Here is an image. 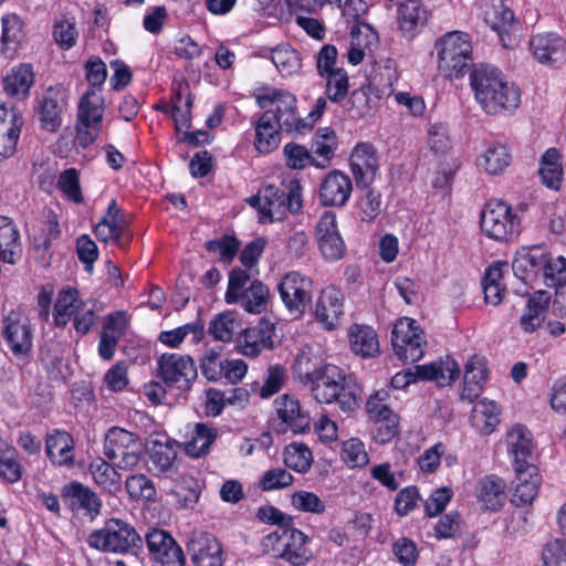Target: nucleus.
<instances>
[{"label":"nucleus","mask_w":566,"mask_h":566,"mask_svg":"<svg viewBox=\"0 0 566 566\" xmlns=\"http://www.w3.org/2000/svg\"><path fill=\"white\" fill-rule=\"evenodd\" d=\"M470 84L476 102L486 114H511L520 106V88L495 66H476L470 74Z\"/></svg>","instance_id":"nucleus-1"},{"label":"nucleus","mask_w":566,"mask_h":566,"mask_svg":"<svg viewBox=\"0 0 566 566\" xmlns=\"http://www.w3.org/2000/svg\"><path fill=\"white\" fill-rule=\"evenodd\" d=\"M302 185L297 179L283 181L280 187L268 185L258 195L247 199L256 208L264 223L282 221L289 213H297L303 207Z\"/></svg>","instance_id":"nucleus-2"},{"label":"nucleus","mask_w":566,"mask_h":566,"mask_svg":"<svg viewBox=\"0 0 566 566\" xmlns=\"http://www.w3.org/2000/svg\"><path fill=\"white\" fill-rule=\"evenodd\" d=\"M258 106L263 113L272 114L273 120L291 134L304 135L312 129V123L302 118L297 113L296 96L285 90L271 86L256 88L253 93Z\"/></svg>","instance_id":"nucleus-3"},{"label":"nucleus","mask_w":566,"mask_h":566,"mask_svg":"<svg viewBox=\"0 0 566 566\" xmlns=\"http://www.w3.org/2000/svg\"><path fill=\"white\" fill-rule=\"evenodd\" d=\"M438 70L447 80L463 77L473 63L471 36L462 31H450L436 41Z\"/></svg>","instance_id":"nucleus-4"},{"label":"nucleus","mask_w":566,"mask_h":566,"mask_svg":"<svg viewBox=\"0 0 566 566\" xmlns=\"http://www.w3.org/2000/svg\"><path fill=\"white\" fill-rule=\"evenodd\" d=\"M87 544L105 554L137 556L143 548V539L135 527L119 518H109L101 528L92 531Z\"/></svg>","instance_id":"nucleus-5"},{"label":"nucleus","mask_w":566,"mask_h":566,"mask_svg":"<svg viewBox=\"0 0 566 566\" xmlns=\"http://www.w3.org/2000/svg\"><path fill=\"white\" fill-rule=\"evenodd\" d=\"M308 541V536L295 527H277L262 538L261 547L264 554L292 566H305L314 557Z\"/></svg>","instance_id":"nucleus-6"},{"label":"nucleus","mask_w":566,"mask_h":566,"mask_svg":"<svg viewBox=\"0 0 566 566\" xmlns=\"http://www.w3.org/2000/svg\"><path fill=\"white\" fill-rule=\"evenodd\" d=\"M251 277L253 273L239 266L233 268L229 273L224 300L228 304H239L248 313L260 314L266 308L270 290L259 280L252 281L250 286L244 289Z\"/></svg>","instance_id":"nucleus-7"},{"label":"nucleus","mask_w":566,"mask_h":566,"mask_svg":"<svg viewBox=\"0 0 566 566\" xmlns=\"http://www.w3.org/2000/svg\"><path fill=\"white\" fill-rule=\"evenodd\" d=\"M344 381V371L328 363L307 387L316 401L321 403L336 401L343 411H352L357 406V399L349 389L345 388Z\"/></svg>","instance_id":"nucleus-8"},{"label":"nucleus","mask_w":566,"mask_h":566,"mask_svg":"<svg viewBox=\"0 0 566 566\" xmlns=\"http://www.w3.org/2000/svg\"><path fill=\"white\" fill-rule=\"evenodd\" d=\"M480 223L483 233L499 242H511L521 232L520 217L511 206L500 200H490L485 203Z\"/></svg>","instance_id":"nucleus-9"},{"label":"nucleus","mask_w":566,"mask_h":566,"mask_svg":"<svg viewBox=\"0 0 566 566\" xmlns=\"http://www.w3.org/2000/svg\"><path fill=\"white\" fill-rule=\"evenodd\" d=\"M104 98L99 88H90L78 104L76 139L80 146L92 145L101 133Z\"/></svg>","instance_id":"nucleus-10"},{"label":"nucleus","mask_w":566,"mask_h":566,"mask_svg":"<svg viewBox=\"0 0 566 566\" xmlns=\"http://www.w3.org/2000/svg\"><path fill=\"white\" fill-rule=\"evenodd\" d=\"M142 452V442L133 432L118 427L107 431L104 441V454L118 469H134L139 463Z\"/></svg>","instance_id":"nucleus-11"},{"label":"nucleus","mask_w":566,"mask_h":566,"mask_svg":"<svg viewBox=\"0 0 566 566\" xmlns=\"http://www.w3.org/2000/svg\"><path fill=\"white\" fill-rule=\"evenodd\" d=\"M460 375L459 364L447 357L444 360L436 361L428 365H417L413 369L397 373L391 378V387L395 389H403L418 379L433 380L439 386H448L452 384Z\"/></svg>","instance_id":"nucleus-12"},{"label":"nucleus","mask_w":566,"mask_h":566,"mask_svg":"<svg viewBox=\"0 0 566 566\" xmlns=\"http://www.w3.org/2000/svg\"><path fill=\"white\" fill-rule=\"evenodd\" d=\"M391 343L396 356L405 363H415L423 357L426 340L417 321L399 318L391 332Z\"/></svg>","instance_id":"nucleus-13"},{"label":"nucleus","mask_w":566,"mask_h":566,"mask_svg":"<svg viewBox=\"0 0 566 566\" xmlns=\"http://www.w3.org/2000/svg\"><path fill=\"white\" fill-rule=\"evenodd\" d=\"M279 292L287 311L302 315L313 298V281L297 271L286 273L280 284Z\"/></svg>","instance_id":"nucleus-14"},{"label":"nucleus","mask_w":566,"mask_h":566,"mask_svg":"<svg viewBox=\"0 0 566 566\" xmlns=\"http://www.w3.org/2000/svg\"><path fill=\"white\" fill-rule=\"evenodd\" d=\"M2 335L15 357H25L32 349V329L28 315L20 308L10 311L2 321Z\"/></svg>","instance_id":"nucleus-15"},{"label":"nucleus","mask_w":566,"mask_h":566,"mask_svg":"<svg viewBox=\"0 0 566 566\" xmlns=\"http://www.w3.org/2000/svg\"><path fill=\"white\" fill-rule=\"evenodd\" d=\"M151 566H185L181 547L163 530H153L146 535Z\"/></svg>","instance_id":"nucleus-16"},{"label":"nucleus","mask_w":566,"mask_h":566,"mask_svg":"<svg viewBox=\"0 0 566 566\" xmlns=\"http://www.w3.org/2000/svg\"><path fill=\"white\" fill-rule=\"evenodd\" d=\"M158 368L163 380L179 389L188 388L197 378L195 361L188 355L163 354L158 359Z\"/></svg>","instance_id":"nucleus-17"},{"label":"nucleus","mask_w":566,"mask_h":566,"mask_svg":"<svg viewBox=\"0 0 566 566\" xmlns=\"http://www.w3.org/2000/svg\"><path fill=\"white\" fill-rule=\"evenodd\" d=\"M187 547L195 566L223 565L222 547L212 534L192 532Z\"/></svg>","instance_id":"nucleus-18"},{"label":"nucleus","mask_w":566,"mask_h":566,"mask_svg":"<svg viewBox=\"0 0 566 566\" xmlns=\"http://www.w3.org/2000/svg\"><path fill=\"white\" fill-rule=\"evenodd\" d=\"M66 107L64 93L60 88L49 87L36 99L35 113L41 127L48 132H56L62 124V114Z\"/></svg>","instance_id":"nucleus-19"},{"label":"nucleus","mask_w":566,"mask_h":566,"mask_svg":"<svg viewBox=\"0 0 566 566\" xmlns=\"http://www.w3.org/2000/svg\"><path fill=\"white\" fill-rule=\"evenodd\" d=\"M353 191L348 175L339 170L328 172L319 186V202L325 207H343Z\"/></svg>","instance_id":"nucleus-20"},{"label":"nucleus","mask_w":566,"mask_h":566,"mask_svg":"<svg viewBox=\"0 0 566 566\" xmlns=\"http://www.w3.org/2000/svg\"><path fill=\"white\" fill-rule=\"evenodd\" d=\"M530 48L533 56L542 64L555 66L566 61V41L556 33L534 35Z\"/></svg>","instance_id":"nucleus-21"},{"label":"nucleus","mask_w":566,"mask_h":566,"mask_svg":"<svg viewBox=\"0 0 566 566\" xmlns=\"http://www.w3.org/2000/svg\"><path fill=\"white\" fill-rule=\"evenodd\" d=\"M275 325L262 318L258 325L247 328L240 340V352L248 357H256L264 349H272L274 346Z\"/></svg>","instance_id":"nucleus-22"},{"label":"nucleus","mask_w":566,"mask_h":566,"mask_svg":"<svg viewBox=\"0 0 566 566\" xmlns=\"http://www.w3.org/2000/svg\"><path fill=\"white\" fill-rule=\"evenodd\" d=\"M277 418L281 420L282 431L291 430L294 433H304L310 429L311 418L301 407L300 401L289 395L275 399Z\"/></svg>","instance_id":"nucleus-23"},{"label":"nucleus","mask_w":566,"mask_h":566,"mask_svg":"<svg viewBox=\"0 0 566 566\" xmlns=\"http://www.w3.org/2000/svg\"><path fill=\"white\" fill-rule=\"evenodd\" d=\"M397 20L402 36L412 40L426 25L428 11L421 0H399Z\"/></svg>","instance_id":"nucleus-24"},{"label":"nucleus","mask_w":566,"mask_h":566,"mask_svg":"<svg viewBox=\"0 0 566 566\" xmlns=\"http://www.w3.org/2000/svg\"><path fill=\"white\" fill-rule=\"evenodd\" d=\"M63 503L71 511H86L92 516L98 515L102 507L99 497L88 486L72 481L61 489Z\"/></svg>","instance_id":"nucleus-25"},{"label":"nucleus","mask_w":566,"mask_h":566,"mask_svg":"<svg viewBox=\"0 0 566 566\" xmlns=\"http://www.w3.org/2000/svg\"><path fill=\"white\" fill-rule=\"evenodd\" d=\"M344 295L335 286H328L322 291L318 297L315 316L316 319L328 331L334 329L340 322L344 313Z\"/></svg>","instance_id":"nucleus-26"},{"label":"nucleus","mask_w":566,"mask_h":566,"mask_svg":"<svg viewBox=\"0 0 566 566\" xmlns=\"http://www.w3.org/2000/svg\"><path fill=\"white\" fill-rule=\"evenodd\" d=\"M350 168L358 187L369 186L378 168L374 146L367 143L358 144L350 155Z\"/></svg>","instance_id":"nucleus-27"},{"label":"nucleus","mask_w":566,"mask_h":566,"mask_svg":"<svg viewBox=\"0 0 566 566\" xmlns=\"http://www.w3.org/2000/svg\"><path fill=\"white\" fill-rule=\"evenodd\" d=\"M506 451L512 458L513 468H522V465L530 464L533 453V439L528 429L516 423L512 426L505 436Z\"/></svg>","instance_id":"nucleus-28"},{"label":"nucleus","mask_w":566,"mask_h":566,"mask_svg":"<svg viewBox=\"0 0 566 566\" xmlns=\"http://www.w3.org/2000/svg\"><path fill=\"white\" fill-rule=\"evenodd\" d=\"M515 481L512 502L515 505L531 504L538 494L541 476L537 467L532 463L514 468Z\"/></svg>","instance_id":"nucleus-29"},{"label":"nucleus","mask_w":566,"mask_h":566,"mask_svg":"<svg viewBox=\"0 0 566 566\" xmlns=\"http://www.w3.org/2000/svg\"><path fill=\"white\" fill-rule=\"evenodd\" d=\"M45 452L55 465H73L75 457L73 437L64 430L54 429L46 436Z\"/></svg>","instance_id":"nucleus-30"},{"label":"nucleus","mask_w":566,"mask_h":566,"mask_svg":"<svg viewBox=\"0 0 566 566\" xmlns=\"http://www.w3.org/2000/svg\"><path fill=\"white\" fill-rule=\"evenodd\" d=\"M273 115L262 113L253 123L255 130L254 148L260 154H270L276 149L281 143V132L283 127L273 120Z\"/></svg>","instance_id":"nucleus-31"},{"label":"nucleus","mask_w":566,"mask_h":566,"mask_svg":"<svg viewBox=\"0 0 566 566\" xmlns=\"http://www.w3.org/2000/svg\"><path fill=\"white\" fill-rule=\"evenodd\" d=\"M505 481L495 475L489 474L479 480L476 485V497L484 510L499 511L505 502Z\"/></svg>","instance_id":"nucleus-32"},{"label":"nucleus","mask_w":566,"mask_h":566,"mask_svg":"<svg viewBox=\"0 0 566 566\" xmlns=\"http://www.w3.org/2000/svg\"><path fill=\"white\" fill-rule=\"evenodd\" d=\"M488 378L486 359L473 355L464 366L462 399L473 401L479 397Z\"/></svg>","instance_id":"nucleus-33"},{"label":"nucleus","mask_w":566,"mask_h":566,"mask_svg":"<svg viewBox=\"0 0 566 566\" xmlns=\"http://www.w3.org/2000/svg\"><path fill=\"white\" fill-rule=\"evenodd\" d=\"M128 222L124 211L117 206L116 200H112L107 207V212L95 227L96 237L105 242H118Z\"/></svg>","instance_id":"nucleus-34"},{"label":"nucleus","mask_w":566,"mask_h":566,"mask_svg":"<svg viewBox=\"0 0 566 566\" xmlns=\"http://www.w3.org/2000/svg\"><path fill=\"white\" fill-rule=\"evenodd\" d=\"M1 54L14 59L25 38L24 23L15 13L2 17Z\"/></svg>","instance_id":"nucleus-35"},{"label":"nucleus","mask_w":566,"mask_h":566,"mask_svg":"<svg viewBox=\"0 0 566 566\" xmlns=\"http://www.w3.org/2000/svg\"><path fill=\"white\" fill-rule=\"evenodd\" d=\"M352 352L363 358H373L379 354V340L375 329L368 325L353 324L348 329Z\"/></svg>","instance_id":"nucleus-36"},{"label":"nucleus","mask_w":566,"mask_h":566,"mask_svg":"<svg viewBox=\"0 0 566 566\" xmlns=\"http://www.w3.org/2000/svg\"><path fill=\"white\" fill-rule=\"evenodd\" d=\"M551 294L546 291H536L527 301L525 313L521 316L520 324L525 333H533L545 321Z\"/></svg>","instance_id":"nucleus-37"},{"label":"nucleus","mask_w":566,"mask_h":566,"mask_svg":"<svg viewBox=\"0 0 566 566\" xmlns=\"http://www.w3.org/2000/svg\"><path fill=\"white\" fill-rule=\"evenodd\" d=\"M501 408L486 398L479 400L471 412V423L481 434L492 433L500 423Z\"/></svg>","instance_id":"nucleus-38"},{"label":"nucleus","mask_w":566,"mask_h":566,"mask_svg":"<svg viewBox=\"0 0 566 566\" xmlns=\"http://www.w3.org/2000/svg\"><path fill=\"white\" fill-rule=\"evenodd\" d=\"M217 437V428L207 423H196L189 439L184 443V450L191 458L205 457L209 453Z\"/></svg>","instance_id":"nucleus-39"},{"label":"nucleus","mask_w":566,"mask_h":566,"mask_svg":"<svg viewBox=\"0 0 566 566\" xmlns=\"http://www.w3.org/2000/svg\"><path fill=\"white\" fill-rule=\"evenodd\" d=\"M512 156L506 145L491 143L478 157L476 164L489 175L503 172L511 164Z\"/></svg>","instance_id":"nucleus-40"},{"label":"nucleus","mask_w":566,"mask_h":566,"mask_svg":"<svg viewBox=\"0 0 566 566\" xmlns=\"http://www.w3.org/2000/svg\"><path fill=\"white\" fill-rule=\"evenodd\" d=\"M327 364L311 348H303L294 359L293 373L300 382L307 387Z\"/></svg>","instance_id":"nucleus-41"},{"label":"nucleus","mask_w":566,"mask_h":566,"mask_svg":"<svg viewBox=\"0 0 566 566\" xmlns=\"http://www.w3.org/2000/svg\"><path fill=\"white\" fill-rule=\"evenodd\" d=\"M336 133L329 127L319 128L312 139V155L315 157L314 167L324 169L329 165L337 149Z\"/></svg>","instance_id":"nucleus-42"},{"label":"nucleus","mask_w":566,"mask_h":566,"mask_svg":"<svg viewBox=\"0 0 566 566\" xmlns=\"http://www.w3.org/2000/svg\"><path fill=\"white\" fill-rule=\"evenodd\" d=\"M539 274L537 280L548 287H559L566 284V259L563 256L553 258L551 254L541 251Z\"/></svg>","instance_id":"nucleus-43"},{"label":"nucleus","mask_w":566,"mask_h":566,"mask_svg":"<svg viewBox=\"0 0 566 566\" xmlns=\"http://www.w3.org/2000/svg\"><path fill=\"white\" fill-rule=\"evenodd\" d=\"M88 471L94 482L109 494H116L122 491V475L102 458L94 459L88 467Z\"/></svg>","instance_id":"nucleus-44"},{"label":"nucleus","mask_w":566,"mask_h":566,"mask_svg":"<svg viewBox=\"0 0 566 566\" xmlns=\"http://www.w3.org/2000/svg\"><path fill=\"white\" fill-rule=\"evenodd\" d=\"M34 83V72L30 64L12 67L3 77V87L10 96H27Z\"/></svg>","instance_id":"nucleus-45"},{"label":"nucleus","mask_w":566,"mask_h":566,"mask_svg":"<svg viewBox=\"0 0 566 566\" xmlns=\"http://www.w3.org/2000/svg\"><path fill=\"white\" fill-rule=\"evenodd\" d=\"M85 303L75 289L63 290L59 293L53 308L54 324L64 327Z\"/></svg>","instance_id":"nucleus-46"},{"label":"nucleus","mask_w":566,"mask_h":566,"mask_svg":"<svg viewBox=\"0 0 566 566\" xmlns=\"http://www.w3.org/2000/svg\"><path fill=\"white\" fill-rule=\"evenodd\" d=\"M19 232L12 220L0 216V258L6 263H14L20 254Z\"/></svg>","instance_id":"nucleus-47"},{"label":"nucleus","mask_w":566,"mask_h":566,"mask_svg":"<svg viewBox=\"0 0 566 566\" xmlns=\"http://www.w3.org/2000/svg\"><path fill=\"white\" fill-rule=\"evenodd\" d=\"M503 266H507V264L499 262L490 265L483 277L484 300L493 306H497L502 302L505 293V287L502 283Z\"/></svg>","instance_id":"nucleus-48"},{"label":"nucleus","mask_w":566,"mask_h":566,"mask_svg":"<svg viewBox=\"0 0 566 566\" xmlns=\"http://www.w3.org/2000/svg\"><path fill=\"white\" fill-rule=\"evenodd\" d=\"M190 335V342L197 345L203 338V325L199 322L188 323L170 331H164L159 334L158 340L171 348L178 347L186 337Z\"/></svg>","instance_id":"nucleus-49"},{"label":"nucleus","mask_w":566,"mask_h":566,"mask_svg":"<svg viewBox=\"0 0 566 566\" xmlns=\"http://www.w3.org/2000/svg\"><path fill=\"white\" fill-rule=\"evenodd\" d=\"M539 176L543 184L551 189H558L562 182L563 169L560 155L556 148H548L541 161Z\"/></svg>","instance_id":"nucleus-50"},{"label":"nucleus","mask_w":566,"mask_h":566,"mask_svg":"<svg viewBox=\"0 0 566 566\" xmlns=\"http://www.w3.org/2000/svg\"><path fill=\"white\" fill-rule=\"evenodd\" d=\"M539 258L541 250L538 249L517 253L512 263L515 276L523 282L537 281L539 274Z\"/></svg>","instance_id":"nucleus-51"},{"label":"nucleus","mask_w":566,"mask_h":566,"mask_svg":"<svg viewBox=\"0 0 566 566\" xmlns=\"http://www.w3.org/2000/svg\"><path fill=\"white\" fill-rule=\"evenodd\" d=\"M283 460L290 469L306 473L313 463V453L305 443L292 442L285 447Z\"/></svg>","instance_id":"nucleus-52"},{"label":"nucleus","mask_w":566,"mask_h":566,"mask_svg":"<svg viewBox=\"0 0 566 566\" xmlns=\"http://www.w3.org/2000/svg\"><path fill=\"white\" fill-rule=\"evenodd\" d=\"M340 458L350 469H361L369 463L365 443L358 438H349L342 443Z\"/></svg>","instance_id":"nucleus-53"},{"label":"nucleus","mask_w":566,"mask_h":566,"mask_svg":"<svg viewBox=\"0 0 566 566\" xmlns=\"http://www.w3.org/2000/svg\"><path fill=\"white\" fill-rule=\"evenodd\" d=\"M239 323L232 312H223L217 315L209 325V334L216 340L228 343L231 342L238 332Z\"/></svg>","instance_id":"nucleus-54"},{"label":"nucleus","mask_w":566,"mask_h":566,"mask_svg":"<svg viewBox=\"0 0 566 566\" xmlns=\"http://www.w3.org/2000/svg\"><path fill=\"white\" fill-rule=\"evenodd\" d=\"M271 60L277 71L286 76L295 73L301 67L298 53L291 46H279L271 53Z\"/></svg>","instance_id":"nucleus-55"},{"label":"nucleus","mask_w":566,"mask_h":566,"mask_svg":"<svg viewBox=\"0 0 566 566\" xmlns=\"http://www.w3.org/2000/svg\"><path fill=\"white\" fill-rule=\"evenodd\" d=\"M57 188L63 192L67 200L77 205L83 202L80 175L75 168L66 169L60 174Z\"/></svg>","instance_id":"nucleus-56"},{"label":"nucleus","mask_w":566,"mask_h":566,"mask_svg":"<svg viewBox=\"0 0 566 566\" xmlns=\"http://www.w3.org/2000/svg\"><path fill=\"white\" fill-rule=\"evenodd\" d=\"M78 32L73 19L61 18L53 25V39L62 50H70L76 43Z\"/></svg>","instance_id":"nucleus-57"},{"label":"nucleus","mask_w":566,"mask_h":566,"mask_svg":"<svg viewBox=\"0 0 566 566\" xmlns=\"http://www.w3.org/2000/svg\"><path fill=\"white\" fill-rule=\"evenodd\" d=\"M224 364L226 359L220 352L208 349L200 359V369L209 381H218L223 378Z\"/></svg>","instance_id":"nucleus-58"},{"label":"nucleus","mask_w":566,"mask_h":566,"mask_svg":"<svg viewBox=\"0 0 566 566\" xmlns=\"http://www.w3.org/2000/svg\"><path fill=\"white\" fill-rule=\"evenodd\" d=\"M327 78L326 83V94L329 101L334 103L342 102L349 88L348 75L344 69H336V71L325 76Z\"/></svg>","instance_id":"nucleus-59"},{"label":"nucleus","mask_w":566,"mask_h":566,"mask_svg":"<svg viewBox=\"0 0 566 566\" xmlns=\"http://www.w3.org/2000/svg\"><path fill=\"white\" fill-rule=\"evenodd\" d=\"M286 165L292 169H304L307 166H314L315 157L306 147L296 143H287L283 148Z\"/></svg>","instance_id":"nucleus-60"},{"label":"nucleus","mask_w":566,"mask_h":566,"mask_svg":"<svg viewBox=\"0 0 566 566\" xmlns=\"http://www.w3.org/2000/svg\"><path fill=\"white\" fill-rule=\"evenodd\" d=\"M291 503L300 512L323 514L326 510L325 503L317 494L310 491H297L293 493Z\"/></svg>","instance_id":"nucleus-61"},{"label":"nucleus","mask_w":566,"mask_h":566,"mask_svg":"<svg viewBox=\"0 0 566 566\" xmlns=\"http://www.w3.org/2000/svg\"><path fill=\"white\" fill-rule=\"evenodd\" d=\"M177 452L172 446L155 443L150 450V461L159 473H167L171 470Z\"/></svg>","instance_id":"nucleus-62"},{"label":"nucleus","mask_w":566,"mask_h":566,"mask_svg":"<svg viewBox=\"0 0 566 566\" xmlns=\"http://www.w3.org/2000/svg\"><path fill=\"white\" fill-rule=\"evenodd\" d=\"M293 480V475L287 470L273 468L262 474L259 484L263 491H273L290 486Z\"/></svg>","instance_id":"nucleus-63"},{"label":"nucleus","mask_w":566,"mask_h":566,"mask_svg":"<svg viewBox=\"0 0 566 566\" xmlns=\"http://www.w3.org/2000/svg\"><path fill=\"white\" fill-rule=\"evenodd\" d=\"M542 556L546 566H566V541L553 539L548 542Z\"/></svg>","instance_id":"nucleus-64"}]
</instances>
